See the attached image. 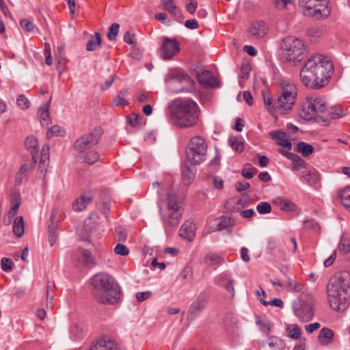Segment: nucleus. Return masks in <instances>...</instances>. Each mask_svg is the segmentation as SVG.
I'll use <instances>...</instances> for the list:
<instances>
[{
  "label": "nucleus",
  "mask_w": 350,
  "mask_h": 350,
  "mask_svg": "<svg viewBox=\"0 0 350 350\" xmlns=\"http://www.w3.org/2000/svg\"><path fill=\"white\" fill-rule=\"evenodd\" d=\"M196 225L191 221H185L179 230V235L185 239L192 241L196 235Z\"/></svg>",
  "instance_id": "nucleus-16"
},
{
  "label": "nucleus",
  "mask_w": 350,
  "mask_h": 350,
  "mask_svg": "<svg viewBox=\"0 0 350 350\" xmlns=\"http://www.w3.org/2000/svg\"><path fill=\"white\" fill-rule=\"evenodd\" d=\"M114 252L118 255L127 256L129 254V250L126 245L118 243L114 248Z\"/></svg>",
  "instance_id": "nucleus-59"
},
{
  "label": "nucleus",
  "mask_w": 350,
  "mask_h": 350,
  "mask_svg": "<svg viewBox=\"0 0 350 350\" xmlns=\"http://www.w3.org/2000/svg\"><path fill=\"white\" fill-rule=\"evenodd\" d=\"M274 202L276 203L282 211H288L293 209V204L288 200L277 198Z\"/></svg>",
  "instance_id": "nucleus-43"
},
{
  "label": "nucleus",
  "mask_w": 350,
  "mask_h": 350,
  "mask_svg": "<svg viewBox=\"0 0 350 350\" xmlns=\"http://www.w3.org/2000/svg\"><path fill=\"white\" fill-rule=\"evenodd\" d=\"M66 131L64 128L55 125L50 128L46 133L47 138H51L53 136H64Z\"/></svg>",
  "instance_id": "nucleus-41"
},
{
  "label": "nucleus",
  "mask_w": 350,
  "mask_h": 350,
  "mask_svg": "<svg viewBox=\"0 0 350 350\" xmlns=\"http://www.w3.org/2000/svg\"><path fill=\"white\" fill-rule=\"evenodd\" d=\"M200 113L198 104L188 98L175 99L168 107L170 120L181 129L194 126L198 122Z\"/></svg>",
  "instance_id": "nucleus-2"
},
{
  "label": "nucleus",
  "mask_w": 350,
  "mask_h": 350,
  "mask_svg": "<svg viewBox=\"0 0 350 350\" xmlns=\"http://www.w3.org/2000/svg\"><path fill=\"white\" fill-rule=\"evenodd\" d=\"M127 95L126 90H121L118 95L113 99V104L116 106L124 107L127 104V101L124 98Z\"/></svg>",
  "instance_id": "nucleus-47"
},
{
  "label": "nucleus",
  "mask_w": 350,
  "mask_h": 350,
  "mask_svg": "<svg viewBox=\"0 0 350 350\" xmlns=\"http://www.w3.org/2000/svg\"><path fill=\"white\" fill-rule=\"evenodd\" d=\"M135 34L131 33L130 31H126L124 36V40L127 44L131 45L133 47L136 46V42L134 40Z\"/></svg>",
  "instance_id": "nucleus-61"
},
{
  "label": "nucleus",
  "mask_w": 350,
  "mask_h": 350,
  "mask_svg": "<svg viewBox=\"0 0 350 350\" xmlns=\"http://www.w3.org/2000/svg\"><path fill=\"white\" fill-rule=\"evenodd\" d=\"M260 303L265 306L269 304L274 306H282L283 304L282 300L278 298H275L270 301H265V299H260Z\"/></svg>",
  "instance_id": "nucleus-60"
},
{
  "label": "nucleus",
  "mask_w": 350,
  "mask_h": 350,
  "mask_svg": "<svg viewBox=\"0 0 350 350\" xmlns=\"http://www.w3.org/2000/svg\"><path fill=\"white\" fill-rule=\"evenodd\" d=\"M180 217L181 214L179 211H167L165 214L163 215V221L170 226H175L178 224L180 221Z\"/></svg>",
  "instance_id": "nucleus-25"
},
{
  "label": "nucleus",
  "mask_w": 350,
  "mask_h": 350,
  "mask_svg": "<svg viewBox=\"0 0 350 350\" xmlns=\"http://www.w3.org/2000/svg\"><path fill=\"white\" fill-rule=\"evenodd\" d=\"M280 87L279 94L274 100L267 93H262L266 108L274 116L277 114H284L291 111L297 96V87L293 83L283 81Z\"/></svg>",
  "instance_id": "nucleus-4"
},
{
  "label": "nucleus",
  "mask_w": 350,
  "mask_h": 350,
  "mask_svg": "<svg viewBox=\"0 0 350 350\" xmlns=\"http://www.w3.org/2000/svg\"><path fill=\"white\" fill-rule=\"evenodd\" d=\"M102 130L100 128H95L92 132L81 135L75 142V148L80 152H83L87 149L92 148L98 143Z\"/></svg>",
  "instance_id": "nucleus-10"
},
{
  "label": "nucleus",
  "mask_w": 350,
  "mask_h": 350,
  "mask_svg": "<svg viewBox=\"0 0 350 350\" xmlns=\"http://www.w3.org/2000/svg\"><path fill=\"white\" fill-rule=\"evenodd\" d=\"M342 205L350 211V186H347L338 192Z\"/></svg>",
  "instance_id": "nucleus-31"
},
{
  "label": "nucleus",
  "mask_w": 350,
  "mask_h": 350,
  "mask_svg": "<svg viewBox=\"0 0 350 350\" xmlns=\"http://www.w3.org/2000/svg\"><path fill=\"white\" fill-rule=\"evenodd\" d=\"M101 45V36L99 33L96 32L91 36L86 44V50L88 51H93L98 49Z\"/></svg>",
  "instance_id": "nucleus-30"
},
{
  "label": "nucleus",
  "mask_w": 350,
  "mask_h": 350,
  "mask_svg": "<svg viewBox=\"0 0 350 350\" xmlns=\"http://www.w3.org/2000/svg\"><path fill=\"white\" fill-rule=\"evenodd\" d=\"M268 345L272 350H284L285 348L284 342L276 336L269 337Z\"/></svg>",
  "instance_id": "nucleus-35"
},
{
  "label": "nucleus",
  "mask_w": 350,
  "mask_h": 350,
  "mask_svg": "<svg viewBox=\"0 0 350 350\" xmlns=\"http://www.w3.org/2000/svg\"><path fill=\"white\" fill-rule=\"evenodd\" d=\"M286 287L290 291L299 292L302 289V285L299 283L296 282L293 280H288L286 281Z\"/></svg>",
  "instance_id": "nucleus-53"
},
{
  "label": "nucleus",
  "mask_w": 350,
  "mask_h": 350,
  "mask_svg": "<svg viewBox=\"0 0 350 350\" xmlns=\"http://www.w3.org/2000/svg\"><path fill=\"white\" fill-rule=\"evenodd\" d=\"M163 9L170 14H172L176 21L178 23H182L183 21V16L180 10L176 6L173 0H167L163 3Z\"/></svg>",
  "instance_id": "nucleus-23"
},
{
  "label": "nucleus",
  "mask_w": 350,
  "mask_h": 350,
  "mask_svg": "<svg viewBox=\"0 0 350 350\" xmlns=\"http://www.w3.org/2000/svg\"><path fill=\"white\" fill-rule=\"evenodd\" d=\"M25 146L31 152L32 166H33L36 163V157L39 150L37 139L33 136L27 137L25 139Z\"/></svg>",
  "instance_id": "nucleus-20"
},
{
  "label": "nucleus",
  "mask_w": 350,
  "mask_h": 350,
  "mask_svg": "<svg viewBox=\"0 0 350 350\" xmlns=\"http://www.w3.org/2000/svg\"><path fill=\"white\" fill-rule=\"evenodd\" d=\"M115 237L117 241L124 242L127 238V233L123 228L118 227L116 229Z\"/></svg>",
  "instance_id": "nucleus-54"
},
{
  "label": "nucleus",
  "mask_w": 350,
  "mask_h": 350,
  "mask_svg": "<svg viewBox=\"0 0 350 350\" xmlns=\"http://www.w3.org/2000/svg\"><path fill=\"white\" fill-rule=\"evenodd\" d=\"M336 296H332L330 291L327 292L328 299L331 304L340 306V305H350V288H347V291L340 290L337 291Z\"/></svg>",
  "instance_id": "nucleus-14"
},
{
  "label": "nucleus",
  "mask_w": 350,
  "mask_h": 350,
  "mask_svg": "<svg viewBox=\"0 0 350 350\" xmlns=\"http://www.w3.org/2000/svg\"><path fill=\"white\" fill-rule=\"evenodd\" d=\"M302 178L310 186L319 184L321 180L319 173L314 169L303 172Z\"/></svg>",
  "instance_id": "nucleus-24"
},
{
  "label": "nucleus",
  "mask_w": 350,
  "mask_h": 350,
  "mask_svg": "<svg viewBox=\"0 0 350 350\" xmlns=\"http://www.w3.org/2000/svg\"><path fill=\"white\" fill-rule=\"evenodd\" d=\"M167 211H179V204L178 202V198L175 193H167Z\"/></svg>",
  "instance_id": "nucleus-40"
},
{
  "label": "nucleus",
  "mask_w": 350,
  "mask_h": 350,
  "mask_svg": "<svg viewBox=\"0 0 350 350\" xmlns=\"http://www.w3.org/2000/svg\"><path fill=\"white\" fill-rule=\"evenodd\" d=\"M194 178V174L191 169L185 166L183 170V179L185 184H190Z\"/></svg>",
  "instance_id": "nucleus-50"
},
{
  "label": "nucleus",
  "mask_w": 350,
  "mask_h": 350,
  "mask_svg": "<svg viewBox=\"0 0 350 350\" xmlns=\"http://www.w3.org/2000/svg\"><path fill=\"white\" fill-rule=\"evenodd\" d=\"M92 200V198L90 196L82 195L73 202L72 208L75 211H81L86 208Z\"/></svg>",
  "instance_id": "nucleus-28"
},
{
  "label": "nucleus",
  "mask_w": 350,
  "mask_h": 350,
  "mask_svg": "<svg viewBox=\"0 0 350 350\" xmlns=\"http://www.w3.org/2000/svg\"><path fill=\"white\" fill-rule=\"evenodd\" d=\"M334 335V332L332 329L323 327L319 332V341L323 345H327L332 342Z\"/></svg>",
  "instance_id": "nucleus-27"
},
{
  "label": "nucleus",
  "mask_w": 350,
  "mask_h": 350,
  "mask_svg": "<svg viewBox=\"0 0 350 350\" xmlns=\"http://www.w3.org/2000/svg\"><path fill=\"white\" fill-rule=\"evenodd\" d=\"M100 159V154L97 151H89L84 157V161L89 164H94Z\"/></svg>",
  "instance_id": "nucleus-45"
},
{
  "label": "nucleus",
  "mask_w": 350,
  "mask_h": 350,
  "mask_svg": "<svg viewBox=\"0 0 350 350\" xmlns=\"http://www.w3.org/2000/svg\"><path fill=\"white\" fill-rule=\"evenodd\" d=\"M120 25L118 23H113L109 28L108 33L107 34V38L109 40H115L118 34Z\"/></svg>",
  "instance_id": "nucleus-48"
},
{
  "label": "nucleus",
  "mask_w": 350,
  "mask_h": 350,
  "mask_svg": "<svg viewBox=\"0 0 350 350\" xmlns=\"http://www.w3.org/2000/svg\"><path fill=\"white\" fill-rule=\"evenodd\" d=\"M250 33L256 38L263 37L267 32L266 24L260 21H256L252 23L250 28Z\"/></svg>",
  "instance_id": "nucleus-18"
},
{
  "label": "nucleus",
  "mask_w": 350,
  "mask_h": 350,
  "mask_svg": "<svg viewBox=\"0 0 350 350\" xmlns=\"http://www.w3.org/2000/svg\"><path fill=\"white\" fill-rule=\"evenodd\" d=\"M13 262L10 258H3L1 260V269L4 271H10L12 269Z\"/></svg>",
  "instance_id": "nucleus-57"
},
{
  "label": "nucleus",
  "mask_w": 350,
  "mask_h": 350,
  "mask_svg": "<svg viewBox=\"0 0 350 350\" xmlns=\"http://www.w3.org/2000/svg\"><path fill=\"white\" fill-rule=\"evenodd\" d=\"M220 278L221 281L220 285L225 287L228 292H233L234 288L232 286L233 281L230 279L229 276L226 274L221 275Z\"/></svg>",
  "instance_id": "nucleus-46"
},
{
  "label": "nucleus",
  "mask_w": 350,
  "mask_h": 350,
  "mask_svg": "<svg viewBox=\"0 0 350 350\" xmlns=\"http://www.w3.org/2000/svg\"><path fill=\"white\" fill-rule=\"evenodd\" d=\"M74 262L78 267L91 268L96 264L94 257L90 251L79 248L74 254Z\"/></svg>",
  "instance_id": "nucleus-11"
},
{
  "label": "nucleus",
  "mask_w": 350,
  "mask_h": 350,
  "mask_svg": "<svg viewBox=\"0 0 350 350\" xmlns=\"http://www.w3.org/2000/svg\"><path fill=\"white\" fill-rule=\"evenodd\" d=\"M16 103L21 109H27L29 107V101L24 95H20L16 100Z\"/></svg>",
  "instance_id": "nucleus-55"
},
{
  "label": "nucleus",
  "mask_w": 350,
  "mask_h": 350,
  "mask_svg": "<svg viewBox=\"0 0 350 350\" xmlns=\"http://www.w3.org/2000/svg\"><path fill=\"white\" fill-rule=\"evenodd\" d=\"M256 210L260 214H267L271 211V206L269 202H262L256 206Z\"/></svg>",
  "instance_id": "nucleus-51"
},
{
  "label": "nucleus",
  "mask_w": 350,
  "mask_h": 350,
  "mask_svg": "<svg viewBox=\"0 0 350 350\" xmlns=\"http://www.w3.org/2000/svg\"><path fill=\"white\" fill-rule=\"evenodd\" d=\"M299 3L305 15L320 19L330 14L331 7L328 0H300Z\"/></svg>",
  "instance_id": "nucleus-7"
},
{
  "label": "nucleus",
  "mask_w": 350,
  "mask_h": 350,
  "mask_svg": "<svg viewBox=\"0 0 350 350\" xmlns=\"http://www.w3.org/2000/svg\"><path fill=\"white\" fill-rule=\"evenodd\" d=\"M204 261L208 266L211 267L221 265L224 260L222 258L217 254L209 253L206 256Z\"/></svg>",
  "instance_id": "nucleus-39"
},
{
  "label": "nucleus",
  "mask_w": 350,
  "mask_h": 350,
  "mask_svg": "<svg viewBox=\"0 0 350 350\" xmlns=\"http://www.w3.org/2000/svg\"><path fill=\"white\" fill-rule=\"evenodd\" d=\"M89 350H121L119 345L108 336L94 341Z\"/></svg>",
  "instance_id": "nucleus-13"
},
{
  "label": "nucleus",
  "mask_w": 350,
  "mask_h": 350,
  "mask_svg": "<svg viewBox=\"0 0 350 350\" xmlns=\"http://www.w3.org/2000/svg\"><path fill=\"white\" fill-rule=\"evenodd\" d=\"M233 224V221L232 219L229 217H222L220 222L218 224V228L219 230L227 228L228 227L232 226Z\"/></svg>",
  "instance_id": "nucleus-58"
},
{
  "label": "nucleus",
  "mask_w": 350,
  "mask_h": 350,
  "mask_svg": "<svg viewBox=\"0 0 350 350\" xmlns=\"http://www.w3.org/2000/svg\"><path fill=\"white\" fill-rule=\"evenodd\" d=\"M41 159L40 161V168L41 169V172H46V163L49 160V146L48 145H44L41 151Z\"/></svg>",
  "instance_id": "nucleus-34"
},
{
  "label": "nucleus",
  "mask_w": 350,
  "mask_h": 350,
  "mask_svg": "<svg viewBox=\"0 0 350 350\" xmlns=\"http://www.w3.org/2000/svg\"><path fill=\"white\" fill-rule=\"evenodd\" d=\"M328 103L324 97L307 98L299 116L306 120L325 115Z\"/></svg>",
  "instance_id": "nucleus-8"
},
{
  "label": "nucleus",
  "mask_w": 350,
  "mask_h": 350,
  "mask_svg": "<svg viewBox=\"0 0 350 350\" xmlns=\"http://www.w3.org/2000/svg\"><path fill=\"white\" fill-rule=\"evenodd\" d=\"M198 81L200 84L206 87L215 88L219 85L217 79L214 77L210 72H202L198 75Z\"/></svg>",
  "instance_id": "nucleus-22"
},
{
  "label": "nucleus",
  "mask_w": 350,
  "mask_h": 350,
  "mask_svg": "<svg viewBox=\"0 0 350 350\" xmlns=\"http://www.w3.org/2000/svg\"><path fill=\"white\" fill-rule=\"evenodd\" d=\"M180 51L179 43L176 39L165 38L161 47V55L164 59H169Z\"/></svg>",
  "instance_id": "nucleus-12"
},
{
  "label": "nucleus",
  "mask_w": 350,
  "mask_h": 350,
  "mask_svg": "<svg viewBox=\"0 0 350 350\" xmlns=\"http://www.w3.org/2000/svg\"><path fill=\"white\" fill-rule=\"evenodd\" d=\"M270 136L273 139L276 141V143L284 148L291 149L292 144L287 137L286 133L281 131H275L270 132Z\"/></svg>",
  "instance_id": "nucleus-19"
},
{
  "label": "nucleus",
  "mask_w": 350,
  "mask_h": 350,
  "mask_svg": "<svg viewBox=\"0 0 350 350\" xmlns=\"http://www.w3.org/2000/svg\"><path fill=\"white\" fill-rule=\"evenodd\" d=\"M297 150L300 152L302 156L308 157L314 152V148L308 143L300 142L297 145Z\"/></svg>",
  "instance_id": "nucleus-37"
},
{
  "label": "nucleus",
  "mask_w": 350,
  "mask_h": 350,
  "mask_svg": "<svg viewBox=\"0 0 350 350\" xmlns=\"http://www.w3.org/2000/svg\"><path fill=\"white\" fill-rule=\"evenodd\" d=\"M350 288V273L342 271L336 273L329 280L327 291H330L332 296H336L337 291Z\"/></svg>",
  "instance_id": "nucleus-9"
},
{
  "label": "nucleus",
  "mask_w": 350,
  "mask_h": 350,
  "mask_svg": "<svg viewBox=\"0 0 350 350\" xmlns=\"http://www.w3.org/2000/svg\"><path fill=\"white\" fill-rule=\"evenodd\" d=\"M338 250L343 254L350 252V237L347 234H342L341 235Z\"/></svg>",
  "instance_id": "nucleus-33"
},
{
  "label": "nucleus",
  "mask_w": 350,
  "mask_h": 350,
  "mask_svg": "<svg viewBox=\"0 0 350 350\" xmlns=\"http://www.w3.org/2000/svg\"><path fill=\"white\" fill-rule=\"evenodd\" d=\"M334 71L332 61L323 55L310 58L301 68L300 78L302 83L308 88L318 89L327 84Z\"/></svg>",
  "instance_id": "nucleus-1"
},
{
  "label": "nucleus",
  "mask_w": 350,
  "mask_h": 350,
  "mask_svg": "<svg viewBox=\"0 0 350 350\" xmlns=\"http://www.w3.org/2000/svg\"><path fill=\"white\" fill-rule=\"evenodd\" d=\"M172 81L183 85L180 92L188 91L189 90L192 89L195 84L194 81L191 79L188 75L180 71L176 72V75L172 79Z\"/></svg>",
  "instance_id": "nucleus-15"
},
{
  "label": "nucleus",
  "mask_w": 350,
  "mask_h": 350,
  "mask_svg": "<svg viewBox=\"0 0 350 350\" xmlns=\"http://www.w3.org/2000/svg\"><path fill=\"white\" fill-rule=\"evenodd\" d=\"M294 0H275V5L279 9H283L288 5L291 4Z\"/></svg>",
  "instance_id": "nucleus-63"
},
{
  "label": "nucleus",
  "mask_w": 350,
  "mask_h": 350,
  "mask_svg": "<svg viewBox=\"0 0 350 350\" xmlns=\"http://www.w3.org/2000/svg\"><path fill=\"white\" fill-rule=\"evenodd\" d=\"M288 336L293 339H298L301 335V329L297 324L288 326L286 329Z\"/></svg>",
  "instance_id": "nucleus-42"
},
{
  "label": "nucleus",
  "mask_w": 350,
  "mask_h": 350,
  "mask_svg": "<svg viewBox=\"0 0 350 350\" xmlns=\"http://www.w3.org/2000/svg\"><path fill=\"white\" fill-rule=\"evenodd\" d=\"M51 98L38 109V116L40 123L43 126H48L49 122V107Z\"/></svg>",
  "instance_id": "nucleus-26"
},
{
  "label": "nucleus",
  "mask_w": 350,
  "mask_h": 350,
  "mask_svg": "<svg viewBox=\"0 0 350 350\" xmlns=\"http://www.w3.org/2000/svg\"><path fill=\"white\" fill-rule=\"evenodd\" d=\"M20 25L23 30L27 32H33L36 27L29 20L26 18L21 20Z\"/></svg>",
  "instance_id": "nucleus-52"
},
{
  "label": "nucleus",
  "mask_w": 350,
  "mask_h": 350,
  "mask_svg": "<svg viewBox=\"0 0 350 350\" xmlns=\"http://www.w3.org/2000/svg\"><path fill=\"white\" fill-rule=\"evenodd\" d=\"M282 55L286 62L300 61L306 51L302 40L295 37H288L283 40Z\"/></svg>",
  "instance_id": "nucleus-6"
},
{
  "label": "nucleus",
  "mask_w": 350,
  "mask_h": 350,
  "mask_svg": "<svg viewBox=\"0 0 350 350\" xmlns=\"http://www.w3.org/2000/svg\"><path fill=\"white\" fill-rule=\"evenodd\" d=\"M198 8V2L196 0H191V1L186 5L185 9L187 12L193 14Z\"/></svg>",
  "instance_id": "nucleus-62"
},
{
  "label": "nucleus",
  "mask_w": 350,
  "mask_h": 350,
  "mask_svg": "<svg viewBox=\"0 0 350 350\" xmlns=\"http://www.w3.org/2000/svg\"><path fill=\"white\" fill-rule=\"evenodd\" d=\"M137 100L140 103H145V102H149V103H154V100L152 98L150 92H142L140 93L137 96Z\"/></svg>",
  "instance_id": "nucleus-56"
},
{
  "label": "nucleus",
  "mask_w": 350,
  "mask_h": 350,
  "mask_svg": "<svg viewBox=\"0 0 350 350\" xmlns=\"http://www.w3.org/2000/svg\"><path fill=\"white\" fill-rule=\"evenodd\" d=\"M208 145L204 138L200 136L192 137L187 148V159L193 165L202 163L207 153Z\"/></svg>",
  "instance_id": "nucleus-5"
},
{
  "label": "nucleus",
  "mask_w": 350,
  "mask_h": 350,
  "mask_svg": "<svg viewBox=\"0 0 350 350\" xmlns=\"http://www.w3.org/2000/svg\"><path fill=\"white\" fill-rule=\"evenodd\" d=\"M280 152L283 154H286L288 159H290L293 161V170H297L300 167L304 168L306 165V163L304 159H302L298 155L291 153V152H284L282 150H280Z\"/></svg>",
  "instance_id": "nucleus-29"
},
{
  "label": "nucleus",
  "mask_w": 350,
  "mask_h": 350,
  "mask_svg": "<svg viewBox=\"0 0 350 350\" xmlns=\"http://www.w3.org/2000/svg\"><path fill=\"white\" fill-rule=\"evenodd\" d=\"M300 306H313L317 304L314 296L309 292H304L299 298Z\"/></svg>",
  "instance_id": "nucleus-32"
},
{
  "label": "nucleus",
  "mask_w": 350,
  "mask_h": 350,
  "mask_svg": "<svg viewBox=\"0 0 350 350\" xmlns=\"http://www.w3.org/2000/svg\"><path fill=\"white\" fill-rule=\"evenodd\" d=\"M251 71V68L248 65H243L241 68L240 78L243 79H247L248 75Z\"/></svg>",
  "instance_id": "nucleus-64"
},
{
  "label": "nucleus",
  "mask_w": 350,
  "mask_h": 350,
  "mask_svg": "<svg viewBox=\"0 0 350 350\" xmlns=\"http://www.w3.org/2000/svg\"><path fill=\"white\" fill-rule=\"evenodd\" d=\"M13 232L14 234L20 237L24 232V221L23 217H17L13 223Z\"/></svg>",
  "instance_id": "nucleus-36"
},
{
  "label": "nucleus",
  "mask_w": 350,
  "mask_h": 350,
  "mask_svg": "<svg viewBox=\"0 0 350 350\" xmlns=\"http://www.w3.org/2000/svg\"><path fill=\"white\" fill-rule=\"evenodd\" d=\"M28 171V166L27 164L23 165L19 171L16 174V183L17 185H20L22 183L24 178L25 177V174Z\"/></svg>",
  "instance_id": "nucleus-49"
},
{
  "label": "nucleus",
  "mask_w": 350,
  "mask_h": 350,
  "mask_svg": "<svg viewBox=\"0 0 350 350\" xmlns=\"http://www.w3.org/2000/svg\"><path fill=\"white\" fill-rule=\"evenodd\" d=\"M90 282L94 288V297L100 304L115 305L119 303L120 288L111 275L99 273L91 278Z\"/></svg>",
  "instance_id": "nucleus-3"
},
{
  "label": "nucleus",
  "mask_w": 350,
  "mask_h": 350,
  "mask_svg": "<svg viewBox=\"0 0 350 350\" xmlns=\"http://www.w3.org/2000/svg\"><path fill=\"white\" fill-rule=\"evenodd\" d=\"M293 312L299 321L303 323L310 321L314 316L313 308H294Z\"/></svg>",
  "instance_id": "nucleus-21"
},
{
  "label": "nucleus",
  "mask_w": 350,
  "mask_h": 350,
  "mask_svg": "<svg viewBox=\"0 0 350 350\" xmlns=\"http://www.w3.org/2000/svg\"><path fill=\"white\" fill-rule=\"evenodd\" d=\"M326 116H329L332 118H339L343 116V111L342 107L339 105L332 106L330 107H327V111L325 114Z\"/></svg>",
  "instance_id": "nucleus-38"
},
{
  "label": "nucleus",
  "mask_w": 350,
  "mask_h": 350,
  "mask_svg": "<svg viewBox=\"0 0 350 350\" xmlns=\"http://www.w3.org/2000/svg\"><path fill=\"white\" fill-rule=\"evenodd\" d=\"M229 145L236 151L241 152L243 150V143L237 137H230L228 139Z\"/></svg>",
  "instance_id": "nucleus-44"
},
{
  "label": "nucleus",
  "mask_w": 350,
  "mask_h": 350,
  "mask_svg": "<svg viewBox=\"0 0 350 350\" xmlns=\"http://www.w3.org/2000/svg\"><path fill=\"white\" fill-rule=\"evenodd\" d=\"M56 217L57 211H53L50 217L51 224L49 225L48 227L49 241L51 246L53 245V244L55 243L57 237V230L58 221Z\"/></svg>",
  "instance_id": "nucleus-17"
}]
</instances>
